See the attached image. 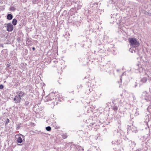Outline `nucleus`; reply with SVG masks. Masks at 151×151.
<instances>
[{
	"label": "nucleus",
	"mask_w": 151,
	"mask_h": 151,
	"mask_svg": "<svg viewBox=\"0 0 151 151\" xmlns=\"http://www.w3.org/2000/svg\"><path fill=\"white\" fill-rule=\"evenodd\" d=\"M128 40L132 47L135 48L138 47L140 45L139 42L135 37L129 38L128 39Z\"/></svg>",
	"instance_id": "obj_2"
},
{
	"label": "nucleus",
	"mask_w": 151,
	"mask_h": 151,
	"mask_svg": "<svg viewBox=\"0 0 151 151\" xmlns=\"http://www.w3.org/2000/svg\"><path fill=\"white\" fill-rule=\"evenodd\" d=\"M67 137V136L66 134H64L63 135V139H65Z\"/></svg>",
	"instance_id": "obj_17"
},
{
	"label": "nucleus",
	"mask_w": 151,
	"mask_h": 151,
	"mask_svg": "<svg viewBox=\"0 0 151 151\" xmlns=\"http://www.w3.org/2000/svg\"><path fill=\"white\" fill-rule=\"evenodd\" d=\"M45 99L47 101H51L54 99V98H53L52 96L51 95H49L45 97Z\"/></svg>",
	"instance_id": "obj_4"
},
{
	"label": "nucleus",
	"mask_w": 151,
	"mask_h": 151,
	"mask_svg": "<svg viewBox=\"0 0 151 151\" xmlns=\"http://www.w3.org/2000/svg\"><path fill=\"white\" fill-rule=\"evenodd\" d=\"M121 96H122V94H121Z\"/></svg>",
	"instance_id": "obj_25"
},
{
	"label": "nucleus",
	"mask_w": 151,
	"mask_h": 151,
	"mask_svg": "<svg viewBox=\"0 0 151 151\" xmlns=\"http://www.w3.org/2000/svg\"><path fill=\"white\" fill-rule=\"evenodd\" d=\"M129 50L130 51V52H132V53H133V51H134V52H135L134 50H132L131 49Z\"/></svg>",
	"instance_id": "obj_18"
},
{
	"label": "nucleus",
	"mask_w": 151,
	"mask_h": 151,
	"mask_svg": "<svg viewBox=\"0 0 151 151\" xmlns=\"http://www.w3.org/2000/svg\"><path fill=\"white\" fill-rule=\"evenodd\" d=\"M7 30L8 32H11L13 29L14 27L13 25L10 23L7 24Z\"/></svg>",
	"instance_id": "obj_3"
},
{
	"label": "nucleus",
	"mask_w": 151,
	"mask_h": 151,
	"mask_svg": "<svg viewBox=\"0 0 151 151\" xmlns=\"http://www.w3.org/2000/svg\"><path fill=\"white\" fill-rule=\"evenodd\" d=\"M46 129L47 131H50L51 130V128L50 126H48L46 128Z\"/></svg>",
	"instance_id": "obj_10"
},
{
	"label": "nucleus",
	"mask_w": 151,
	"mask_h": 151,
	"mask_svg": "<svg viewBox=\"0 0 151 151\" xmlns=\"http://www.w3.org/2000/svg\"><path fill=\"white\" fill-rule=\"evenodd\" d=\"M4 88V86L2 85H0V89H2Z\"/></svg>",
	"instance_id": "obj_14"
},
{
	"label": "nucleus",
	"mask_w": 151,
	"mask_h": 151,
	"mask_svg": "<svg viewBox=\"0 0 151 151\" xmlns=\"http://www.w3.org/2000/svg\"><path fill=\"white\" fill-rule=\"evenodd\" d=\"M13 18V16L11 14H9L7 16V18L8 20H11Z\"/></svg>",
	"instance_id": "obj_5"
},
{
	"label": "nucleus",
	"mask_w": 151,
	"mask_h": 151,
	"mask_svg": "<svg viewBox=\"0 0 151 151\" xmlns=\"http://www.w3.org/2000/svg\"><path fill=\"white\" fill-rule=\"evenodd\" d=\"M113 109L115 111H117L118 109V107L116 106H114Z\"/></svg>",
	"instance_id": "obj_9"
},
{
	"label": "nucleus",
	"mask_w": 151,
	"mask_h": 151,
	"mask_svg": "<svg viewBox=\"0 0 151 151\" xmlns=\"http://www.w3.org/2000/svg\"><path fill=\"white\" fill-rule=\"evenodd\" d=\"M9 120L8 119H7L6 123H5V125H6L9 122Z\"/></svg>",
	"instance_id": "obj_12"
},
{
	"label": "nucleus",
	"mask_w": 151,
	"mask_h": 151,
	"mask_svg": "<svg viewBox=\"0 0 151 151\" xmlns=\"http://www.w3.org/2000/svg\"><path fill=\"white\" fill-rule=\"evenodd\" d=\"M10 9L12 11H14L16 10V8L14 6H11Z\"/></svg>",
	"instance_id": "obj_11"
},
{
	"label": "nucleus",
	"mask_w": 151,
	"mask_h": 151,
	"mask_svg": "<svg viewBox=\"0 0 151 151\" xmlns=\"http://www.w3.org/2000/svg\"><path fill=\"white\" fill-rule=\"evenodd\" d=\"M147 78L145 77L143 78L141 80V81L143 83H145L147 81Z\"/></svg>",
	"instance_id": "obj_6"
},
{
	"label": "nucleus",
	"mask_w": 151,
	"mask_h": 151,
	"mask_svg": "<svg viewBox=\"0 0 151 151\" xmlns=\"http://www.w3.org/2000/svg\"><path fill=\"white\" fill-rule=\"evenodd\" d=\"M17 20L15 19H14L12 20V23L14 25H16L17 23Z\"/></svg>",
	"instance_id": "obj_8"
},
{
	"label": "nucleus",
	"mask_w": 151,
	"mask_h": 151,
	"mask_svg": "<svg viewBox=\"0 0 151 151\" xmlns=\"http://www.w3.org/2000/svg\"><path fill=\"white\" fill-rule=\"evenodd\" d=\"M17 142L18 143H22V138L20 137H19L17 140Z\"/></svg>",
	"instance_id": "obj_7"
},
{
	"label": "nucleus",
	"mask_w": 151,
	"mask_h": 151,
	"mask_svg": "<svg viewBox=\"0 0 151 151\" xmlns=\"http://www.w3.org/2000/svg\"><path fill=\"white\" fill-rule=\"evenodd\" d=\"M147 93L146 92H144L143 93V95H144V96H145V95L146 96V94H147Z\"/></svg>",
	"instance_id": "obj_19"
},
{
	"label": "nucleus",
	"mask_w": 151,
	"mask_h": 151,
	"mask_svg": "<svg viewBox=\"0 0 151 151\" xmlns=\"http://www.w3.org/2000/svg\"><path fill=\"white\" fill-rule=\"evenodd\" d=\"M25 104H28V103H27V102H25Z\"/></svg>",
	"instance_id": "obj_23"
},
{
	"label": "nucleus",
	"mask_w": 151,
	"mask_h": 151,
	"mask_svg": "<svg viewBox=\"0 0 151 151\" xmlns=\"http://www.w3.org/2000/svg\"><path fill=\"white\" fill-rule=\"evenodd\" d=\"M81 6H82L81 5H79V6H78L77 7L78 9H80L81 8Z\"/></svg>",
	"instance_id": "obj_16"
},
{
	"label": "nucleus",
	"mask_w": 151,
	"mask_h": 151,
	"mask_svg": "<svg viewBox=\"0 0 151 151\" xmlns=\"http://www.w3.org/2000/svg\"><path fill=\"white\" fill-rule=\"evenodd\" d=\"M32 49L34 50H35V48L34 47H33L32 48Z\"/></svg>",
	"instance_id": "obj_21"
},
{
	"label": "nucleus",
	"mask_w": 151,
	"mask_h": 151,
	"mask_svg": "<svg viewBox=\"0 0 151 151\" xmlns=\"http://www.w3.org/2000/svg\"><path fill=\"white\" fill-rule=\"evenodd\" d=\"M24 95V92L20 91L16 93V95L15 96L14 99V101L15 103H19L22 99V98Z\"/></svg>",
	"instance_id": "obj_1"
},
{
	"label": "nucleus",
	"mask_w": 151,
	"mask_h": 151,
	"mask_svg": "<svg viewBox=\"0 0 151 151\" xmlns=\"http://www.w3.org/2000/svg\"><path fill=\"white\" fill-rule=\"evenodd\" d=\"M145 100H147L148 99L147 98H145Z\"/></svg>",
	"instance_id": "obj_22"
},
{
	"label": "nucleus",
	"mask_w": 151,
	"mask_h": 151,
	"mask_svg": "<svg viewBox=\"0 0 151 151\" xmlns=\"http://www.w3.org/2000/svg\"><path fill=\"white\" fill-rule=\"evenodd\" d=\"M58 97H60V98H58V100L61 101V98L60 97V95H59L58 94V95L57 96V98Z\"/></svg>",
	"instance_id": "obj_13"
},
{
	"label": "nucleus",
	"mask_w": 151,
	"mask_h": 151,
	"mask_svg": "<svg viewBox=\"0 0 151 151\" xmlns=\"http://www.w3.org/2000/svg\"><path fill=\"white\" fill-rule=\"evenodd\" d=\"M57 99V98H55V99Z\"/></svg>",
	"instance_id": "obj_24"
},
{
	"label": "nucleus",
	"mask_w": 151,
	"mask_h": 151,
	"mask_svg": "<svg viewBox=\"0 0 151 151\" xmlns=\"http://www.w3.org/2000/svg\"><path fill=\"white\" fill-rule=\"evenodd\" d=\"M139 65H137V66L138 67L137 68V70H138L139 71V72H140V70L141 68H138V67H139Z\"/></svg>",
	"instance_id": "obj_15"
},
{
	"label": "nucleus",
	"mask_w": 151,
	"mask_h": 151,
	"mask_svg": "<svg viewBox=\"0 0 151 151\" xmlns=\"http://www.w3.org/2000/svg\"><path fill=\"white\" fill-rule=\"evenodd\" d=\"M10 66V65L9 64H7V67L8 68L9 67V66Z\"/></svg>",
	"instance_id": "obj_20"
}]
</instances>
